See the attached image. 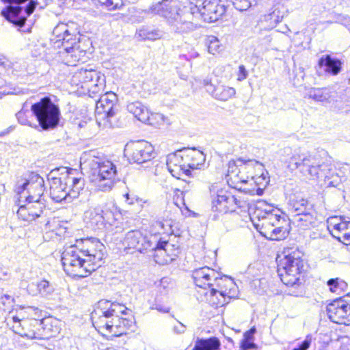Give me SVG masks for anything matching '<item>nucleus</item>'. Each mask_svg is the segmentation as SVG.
Instances as JSON below:
<instances>
[{
  "mask_svg": "<svg viewBox=\"0 0 350 350\" xmlns=\"http://www.w3.org/2000/svg\"><path fill=\"white\" fill-rule=\"evenodd\" d=\"M105 256V245L98 239L87 238L66 247L62 254V262L68 275L84 278L101 266Z\"/></svg>",
  "mask_w": 350,
  "mask_h": 350,
  "instance_id": "1",
  "label": "nucleus"
},
{
  "mask_svg": "<svg viewBox=\"0 0 350 350\" xmlns=\"http://www.w3.org/2000/svg\"><path fill=\"white\" fill-rule=\"evenodd\" d=\"M131 311L123 304L109 300H100L98 308L92 313L93 325L98 332L111 337L120 336L132 326L133 320L124 317Z\"/></svg>",
  "mask_w": 350,
  "mask_h": 350,
  "instance_id": "2",
  "label": "nucleus"
},
{
  "mask_svg": "<svg viewBox=\"0 0 350 350\" xmlns=\"http://www.w3.org/2000/svg\"><path fill=\"white\" fill-rule=\"evenodd\" d=\"M250 219L261 234L271 240H282L288 234V222L282 213L264 200L250 208Z\"/></svg>",
  "mask_w": 350,
  "mask_h": 350,
  "instance_id": "3",
  "label": "nucleus"
},
{
  "mask_svg": "<svg viewBox=\"0 0 350 350\" xmlns=\"http://www.w3.org/2000/svg\"><path fill=\"white\" fill-rule=\"evenodd\" d=\"M81 169H89L91 183L102 191H110L117 179L116 166L109 160L95 156V152H84L80 158Z\"/></svg>",
  "mask_w": 350,
  "mask_h": 350,
  "instance_id": "4",
  "label": "nucleus"
},
{
  "mask_svg": "<svg viewBox=\"0 0 350 350\" xmlns=\"http://www.w3.org/2000/svg\"><path fill=\"white\" fill-rule=\"evenodd\" d=\"M59 177L53 176L55 172L50 174V196L56 202L70 203L79 196L84 186V180L75 176V171L66 167L61 169Z\"/></svg>",
  "mask_w": 350,
  "mask_h": 350,
  "instance_id": "5",
  "label": "nucleus"
},
{
  "mask_svg": "<svg viewBox=\"0 0 350 350\" xmlns=\"http://www.w3.org/2000/svg\"><path fill=\"white\" fill-rule=\"evenodd\" d=\"M304 254L297 248H285L277 257L278 273L286 286H300L305 282Z\"/></svg>",
  "mask_w": 350,
  "mask_h": 350,
  "instance_id": "6",
  "label": "nucleus"
},
{
  "mask_svg": "<svg viewBox=\"0 0 350 350\" xmlns=\"http://www.w3.org/2000/svg\"><path fill=\"white\" fill-rule=\"evenodd\" d=\"M151 12L159 14L167 18L172 29L178 33H188L197 28L193 22L194 14L187 8L183 9L177 5H168L167 1H161L152 5Z\"/></svg>",
  "mask_w": 350,
  "mask_h": 350,
  "instance_id": "7",
  "label": "nucleus"
},
{
  "mask_svg": "<svg viewBox=\"0 0 350 350\" xmlns=\"http://www.w3.org/2000/svg\"><path fill=\"white\" fill-rule=\"evenodd\" d=\"M31 109L44 130L56 127L59 122L60 110L50 98L44 97L31 105Z\"/></svg>",
  "mask_w": 350,
  "mask_h": 350,
  "instance_id": "8",
  "label": "nucleus"
},
{
  "mask_svg": "<svg viewBox=\"0 0 350 350\" xmlns=\"http://www.w3.org/2000/svg\"><path fill=\"white\" fill-rule=\"evenodd\" d=\"M71 83L75 85H84L93 94L98 93L105 87V76L92 69L81 68L74 73L71 79Z\"/></svg>",
  "mask_w": 350,
  "mask_h": 350,
  "instance_id": "9",
  "label": "nucleus"
},
{
  "mask_svg": "<svg viewBox=\"0 0 350 350\" xmlns=\"http://www.w3.org/2000/svg\"><path fill=\"white\" fill-rule=\"evenodd\" d=\"M44 179L37 174H31L29 179L23 183L18 181L15 191L20 195L21 198L26 200L42 201L41 197L44 193Z\"/></svg>",
  "mask_w": 350,
  "mask_h": 350,
  "instance_id": "10",
  "label": "nucleus"
},
{
  "mask_svg": "<svg viewBox=\"0 0 350 350\" xmlns=\"http://www.w3.org/2000/svg\"><path fill=\"white\" fill-rule=\"evenodd\" d=\"M224 281L219 287L211 286L209 291L205 293L208 303L215 308L228 304L235 295L236 287L233 281L227 278Z\"/></svg>",
  "mask_w": 350,
  "mask_h": 350,
  "instance_id": "11",
  "label": "nucleus"
},
{
  "mask_svg": "<svg viewBox=\"0 0 350 350\" xmlns=\"http://www.w3.org/2000/svg\"><path fill=\"white\" fill-rule=\"evenodd\" d=\"M87 223L97 229H109L116 225L115 213L109 208L97 206L85 212Z\"/></svg>",
  "mask_w": 350,
  "mask_h": 350,
  "instance_id": "12",
  "label": "nucleus"
},
{
  "mask_svg": "<svg viewBox=\"0 0 350 350\" xmlns=\"http://www.w3.org/2000/svg\"><path fill=\"white\" fill-rule=\"evenodd\" d=\"M124 154L134 163L141 164L151 161L156 153L153 146L146 141L131 142L126 144Z\"/></svg>",
  "mask_w": 350,
  "mask_h": 350,
  "instance_id": "13",
  "label": "nucleus"
},
{
  "mask_svg": "<svg viewBox=\"0 0 350 350\" xmlns=\"http://www.w3.org/2000/svg\"><path fill=\"white\" fill-rule=\"evenodd\" d=\"M329 319L335 323L350 324V293L327 306Z\"/></svg>",
  "mask_w": 350,
  "mask_h": 350,
  "instance_id": "14",
  "label": "nucleus"
},
{
  "mask_svg": "<svg viewBox=\"0 0 350 350\" xmlns=\"http://www.w3.org/2000/svg\"><path fill=\"white\" fill-rule=\"evenodd\" d=\"M118 102L117 95L109 92L100 96L96 104V120L100 124V120H106L103 124L111 125V118L116 114V106Z\"/></svg>",
  "mask_w": 350,
  "mask_h": 350,
  "instance_id": "15",
  "label": "nucleus"
},
{
  "mask_svg": "<svg viewBox=\"0 0 350 350\" xmlns=\"http://www.w3.org/2000/svg\"><path fill=\"white\" fill-rule=\"evenodd\" d=\"M327 224L333 237L346 245H350V220L342 216H334L327 219Z\"/></svg>",
  "mask_w": 350,
  "mask_h": 350,
  "instance_id": "16",
  "label": "nucleus"
},
{
  "mask_svg": "<svg viewBox=\"0 0 350 350\" xmlns=\"http://www.w3.org/2000/svg\"><path fill=\"white\" fill-rule=\"evenodd\" d=\"M218 273L208 267H201L193 271L192 278L195 284L200 287L206 289L208 286L219 287L221 282H224L223 278H219Z\"/></svg>",
  "mask_w": 350,
  "mask_h": 350,
  "instance_id": "17",
  "label": "nucleus"
},
{
  "mask_svg": "<svg viewBox=\"0 0 350 350\" xmlns=\"http://www.w3.org/2000/svg\"><path fill=\"white\" fill-rule=\"evenodd\" d=\"M125 249H135L140 253L146 252L152 247L150 238L143 234L140 230L129 231L122 241Z\"/></svg>",
  "mask_w": 350,
  "mask_h": 350,
  "instance_id": "18",
  "label": "nucleus"
},
{
  "mask_svg": "<svg viewBox=\"0 0 350 350\" xmlns=\"http://www.w3.org/2000/svg\"><path fill=\"white\" fill-rule=\"evenodd\" d=\"M212 210L221 214L234 212L238 205V201L234 196L226 194L223 190L213 193L211 195Z\"/></svg>",
  "mask_w": 350,
  "mask_h": 350,
  "instance_id": "19",
  "label": "nucleus"
},
{
  "mask_svg": "<svg viewBox=\"0 0 350 350\" xmlns=\"http://www.w3.org/2000/svg\"><path fill=\"white\" fill-rule=\"evenodd\" d=\"M27 203L21 205L17 211L18 217L24 221H32L36 218L43 217L42 213L45 208V205L42 201L38 200H26Z\"/></svg>",
  "mask_w": 350,
  "mask_h": 350,
  "instance_id": "20",
  "label": "nucleus"
},
{
  "mask_svg": "<svg viewBox=\"0 0 350 350\" xmlns=\"http://www.w3.org/2000/svg\"><path fill=\"white\" fill-rule=\"evenodd\" d=\"M203 3L198 14L206 22L217 21L226 12L224 5L220 4L219 0H205Z\"/></svg>",
  "mask_w": 350,
  "mask_h": 350,
  "instance_id": "21",
  "label": "nucleus"
},
{
  "mask_svg": "<svg viewBox=\"0 0 350 350\" xmlns=\"http://www.w3.org/2000/svg\"><path fill=\"white\" fill-rule=\"evenodd\" d=\"M167 168L175 178L180 179L183 175H191V170L183 157L178 153L169 154L166 163Z\"/></svg>",
  "mask_w": 350,
  "mask_h": 350,
  "instance_id": "22",
  "label": "nucleus"
},
{
  "mask_svg": "<svg viewBox=\"0 0 350 350\" xmlns=\"http://www.w3.org/2000/svg\"><path fill=\"white\" fill-rule=\"evenodd\" d=\"M172 246L168 241L154 240L149 250H154V258L157 263L164 265L170 262L174 259L173 256H176V254H169Z\"/></svg>",
  "mask_w": 350,
  "mask_h": 350,
  "instance_id": "23",
  "label": "nucleus"
},
{
  "mask_svg": "<svg viewBox=\"0 0 350 350\" xmlns=\"http://www.w3.org/2000/svg\"><path fill=\"white\" fill-rule=\"evenodd\" d=\"M203 85L208 92H209L215 98L219 100H228L233 97L236 94V91L234 88L221 83L214 85L208 79H204Z\"/></svg>",
  "mask_w": 350,
  "mask_h": 350,
  "instance_id": "24",
  "label": "nucleus"
},
{
  "mask_svg": "<svg viewBox=\"0 0 350 350\" xmlns=\"http://www.w3.org/2000/svg\"><path fill=\"white\" fill-rule=\"evenodd\" d=\"M127 111L132 113L137 120L141 122H148V124H152V119L154 116L157 117L161 120H163L162 114H151L149 115V111L147 108L139 101L131 102L127 104Z\"/></svg>",
  "mask_w": 350,
  "mask_h": 350,
  "instance_id": "25",
  "label": "nucleus"
},
{
  "mask_svg": "<svg viewBox=\"0 0 350 350\" xmlns=\"http://www.w3.org/2000/svg\"><path fill=\"white\" fill-rule=\"evenodd\" d=\"M54 286L49 281L42 280L37 282H32L28 284L27 291L32 296H40L49 297L54 292Z\"/></svg>",
  "mask_w": 350,
  "mask_h": 350,
  "instance_id": "26",
  "label": "nucleus"
},
{
  "mask_svg": "<svg viewBox=\"0 0 350 350\" xmlns=\"http://www.w3.org/2000/svg\"><path fill=\"white\" fill-rule=\"evenodd\" d=\"M256 165H262V164L254 159H244L239 158L236 160L229 161L228 172L229 174H234L237 177H239V174L241 170H250Z\"/></svg>",
  "mask_w": 350,
  "mask_h": 350,
  "instance_id": "27",
  "label": "nucleus"
},
{
  "mask_svg": "<svg viewBox=\"0 0 350 350\" xmlns=\"http://www.w3.org/2000/svg\"><path fill=\"white\" fill-rule=\"evenodd\" d=\"M286 14V9L283 5H275L271 8L269 14L264 16L263 21L267 23L269 28H273L278 23L282 21Z\"/></svg>",
  "mask_w": 350,
  "mask_h": 350,
  "instance_id": "28",
  "label": "nucleus"
},
{
  "mask_svg": "<svg viewBox=\"0 0 350 350\" xmlns=\"http://www.w3.org/2000/svg\"><path fill=\"white\" fill-rule=\"evenodd\" d=\"M308 96L316 101L331 103L336 97V92L330 88H311Z\"/></svg>",
  "mask_w": 350,
  "mask_h": 350,
  "instance_id": "29",
  "label": "nucleus"
},
{
  "mask_svg": "<svg viewBox=\"0 0 350 350\" xmlns=\"http://www.w3.org/2000/svg\"><path fill=\"white\" fill-rule=\"evenodd\" d=\"M319 66L323 68L324 71L332 75H338L341 69V62L337 59L331 57L330 55H323L319 60Z\"/></svg>",
  "mask_w": 350,
  "mask_h": 350,
  "instance_id": "30",
  "label": "nucleus"
},
{
  "mask_svg": "<svg viewBox=\"0 0 350 350\" xmlns=\"http://www.w3.org/2000/svg\"><path fill=\"white\" fill-rule=\"evenodd\" d=\"M221 342L217 337L197 338L192 350H220Z\"/></svg>",
  "mask_w": 350,
  "mask_h": 350,
  "instance_id": "31",
  "label": "nucleus"
},
{
  "mask_svg": "<svg viewBox=\"0 0 350 350\" xmlns=\"http://www.w3.org/2000/svg\"><path fill=\"white\" fill-rule=\"evenodd\" d=\"M325 164L321 159L316 156L311 157L308 159V174H309L312 180H322L321 176L322 165Z\"/></svg>",
  "mask_w": 350,
  "mask_h": 350,
  "instance_id": "32",
  "label": "nucleus"
},
{
  "mask_svg": "<svg viewBox=\"0 0 350 350\" xmlns=\"http://www.w3.org/2000/svg\"><path fill=\"white\" fill-rule=\"evenodd\" d=\"M186 159H191L187 167L191 170L200 169L205 162V155L202 151L191 149L185 154Z\"/></svg>",
  "mask_w": 350,
  "mask_h": 350,
  "instance_id": "33",
  "label": "nucleus"
},
{
  "mask_svg": "<svg viewBox=\"0 0 350 350\" xmlns=\"http://www.w3.org/2000/svg\"><path fill=\"white\" fill-rule=\"evenodd\" d=\"M79 41L80 36L79 33H77L76 30L71 31V30L68 29V33H66L64 36L61 38L59 43L62 44L66 52H70V49L77 46Z\"/></svg>",
  "mask_w": 350,
  "mask_h": 350,
  "instance_id": "34",
  "label": "nucleus"
},
{
  "mask_svg": "<svg viewBox=\"0 0 350 350\" xmlns=\"http://www.w3.org/2000/svg\"><path fill=\"white\" fill-rule=\"evenodd\" d=\"M163 33L159 29L142 27L137 31V36L142 40H155L162 38Z\"/></svg>",
  "mask_w": 350,
  "mask_h": 350,
  "instance_id": "35",
  "label": "nucleus"
},
{
  "mask_svg": "<svg viewBox=\"0 0 350 350\" xmlns=\"http://www.w3.org/2000/svg\"><path fill=\"white\" fill-rule=\"evenodd\" d=\"M293 207L295 211L297 212V215H306V201L304 199V194L302 193H297L295 194V198H293Z\"/></svg>",
  "mask_w": 350,
  "mask_h": 350,
  "instance_id": "36",
  "label": "nucleus"
},
{
  "mask_svg": "<svg viewBox=\"0 0 350 350\" xmlns=\"http://www.w3.org/2000/svg\"><path fill=\"white\" fill-rule=\"evenodd\" d=\"M205 0H178L182 3L183 9L187 8L193 14H198L199 10L204 5Z\"/></svg>",
  "mask_w": 350,
  "mask_h": 350,
  "instance_id": "37",
  "label": "nucleus"
},
{
  "mask_svg": "<svg viewBox=\"0 0 350 350\" xmlns=\"http://www.w3.org/2000/svg\"><path fill=\"white\" fill-rule=\"evenodd\" d=\"M327 286L331 292L340 294L347 288V284L342 280L335 278L329 280L327 281Z\"/></svg>",
  "mask_w": 350,
  "mask_h": 350,
  "instance_id": "38",
  "label": "nucleus"
},
{
  "mask_svg": "<svg viewBox=\"0 0 350 350\" xmlns=\"http://www.w3.org/2000/svg\"><path fill=\"white\" fill-rule=\"evenodd\" d=\"M68 25L66 23H59L53 29V35L55 37L53 40L55 43L59 42L61 38L68 33Z\"/></svg>",
  "mask_w": 350,
  "mask_h": 350,
  "instance_id": "39",
  "label": "nucleus"
},
{
  "mask_svg": "<svg viewBox=\"0 0 350 350\" xmlns=\"http://www.w3.org/2000/svg\"><path fill=\"white\" fill-rule=\"evenodd\" d=\"M328 173H331L332 176H329V175L326 174L324 182L329 187H338L342 182L341 177L336 173V172H334L332 169L328 170Z\"/></svg>",
  "mask_w": 350,
  "mask_h": 350,
  "instance_id": "40",
  "label": "nucleus"
},
{
  "mask_svg": "<svg viewBox=\"0 0 350 350\" xmlns=\"http://www.w3.org/2000/svg\"><path fill=\"white\" fill-rule=\"evenodd\" d=\"M257 0H232L234 8L239 11H245L256 3Z\"/></svg>",
  "mask_w": 350,
  "mask_h": 350,
  "instance_id": "41",
  "label": "nucleus"
},
{
  "mask_svg": "<svg viewBox=\"0 0 350 350\" xmlns=\"http://www.w3.org/2000/svg\"><path fill=\"white\" fill-rule=\"evenodd\" d=\"M12 321L14 323L17 324L16 325H13L12 327L15 332L19 333L21 334H24L26 336L31 338H40V336L38 335L35 332H29V333H21L19 332V328L22 325L21 321H22L18 316H12L11 317Z\"/></svg>",
  "mask_w": 350,
  "mask_h": 350,
  "instance_id": "42",
  "label": "nucleus"
},
{
  "mask_svg": "<svg viewBox=\"0 0 350 350\" xmlns=\"http://www.w3.org/2000/svg\"><path fill=\"white\" fill-rule=\"evenodd\" d=\"M84 51H81L79 49V45L74 47L73 49H70V52H67V59L68 62L70 64H75L80 60V54L83 53Z\"/></svg>",
  "mask_w": 350,
  "mask_h": 350,
  "instance_id": "43",
  "label": "nucleus"
},
{
  "mask_svg": "<svg viewBox=\"0 0 350 350\" xmlns=\"http://www.w3.org/2000/svg\"><path fill=\"white\" fill-rule=\"evenodd\" d=\"M220 44L219 40L215 36L208 38V51L210 53L215 55L219 52Z\"/></svg>",
  "mask_w": 350,
  "mask_h": 350,
  "instance_id": "44",
  "label": "nucleus"
},
{
  "mask_svg": "<svg viewBox=\"0 0 350 350\" xmlns=\"http://www.w3.org/2000/svg\"><path fill=\"white\" fill-rule=\"evenodd\" d=\"M305 71L304 68H299L296 70L293 78V84L296 87H301L304 85Z\"/></svg>",
  "mask_w": 350,
  "mask_h": 350,
  "instance_id": "45",
  "label": "nucleus"
},
{
  "mask_svg": "<svg viewBox=\"0 0 350 350\" xmlns=\"http://www.w3.org/2000/svg\"><path fill=\"white\" fill-rule=\"evenodd\" d=\"M27 112H29V111L27 109L25 110L24 107H23V109L16 114V116L21 124L31 126V122L27 119Z\"/></svg>",
  "mask_w": 350,
  "mask_h": 350,
  "instance_id": "46",
  "label": "nucleus"
},
{
  "mask_svg": "<svg viewBox=\"0 0 350 350\" xmlns=\"http://www.w3.org/2000/svg\"><path fill=\"white\" fill-rule=\"evenodd\" d=\"M122 5V0H108L106 8L109 10H114L120 8Z\"/></svg>",
  "mask_w": 350,
  "mask_h": 350,
  "instance_id": "47",
  "label": "nucleus"
},
{
  "mask_svg": "<svg viewBox=\"0 0 350 350\" xmlns=\"http://www.w3.org/2000/svg\"><path fill=\"white\" fill-rule=\"evenodd\" d=\"M323 168H321V176H322V180L325 181V176L326 175V174L327 175H329V176H332V174L331 173H328V170L329 169H332V170H333L334 172H336V167L332 165V164L330 163H325L324 165H322Z\"/></svg>",
  "mask_w": 350,
  "mask_h": 350,
  "instance_id": "48",
  "label": "nucleus"
},
{
  "mask_svg": "<svg viewBox=\"0 0 350 350\" xmlns=\"http://www.w3.org/2000/svg\"><path fill=\"white\" fill-rule=\"evenodd\" d=\"M171 284L170 279L168 278H163L159 282V288L161 293L167 291Z\"/></svg>",
  "mask_w": 350,
  "mask_h": 350,
  "instance_id": "49",
  "label": "nucleus"
},
{
  "mask_svg": "<svg viewBox=\"0 0 350 350\" xmlns=\"http://www.w3.org/2000/svg\"><path fill=\"white\" fill-rule=\"evenodd\" d=\"M11 301H13V299L10 295L3 294L2 292L0 291V309H1L2 306H5L7 304H10Z\"/></svg>",
  "mask_w": 350,
  "mask_h": 350,
  "instance_id": "50",
  "label": "nucleus"
},
{
  "mask_svg": "<svg viewBox=\"0 0 350 350\" xmlns=\"http://www.w3.org/2000/svg\"><path fill=\"white\" fill-rule=\"evenodd\" d=\"M248 72L243 65H241L239 67L238 78L239 81H243L247 77Z\"/></svg>",
  "mask_w": 350,
  "mask_h": 350,
  "instance_id": "51",
  "label": "nucleus"
},
{
  "mask_svg": "<svg viewBox=\"0 0 350 350\" xmlns=\"http://www.w3.org/2000/svg\"><path fill=\"white\" fill-rule=\"evenodd\" d=\"M44 226L42 227V229L46 231H50L53 230V224H55V219H53L52 220H48L46 219H44Z\"/></svg>",
  "mask_w": 350,
  "mask_h": 350,
  "instance_id": "52",
  "label": "nucleus"
},
{
  "mask_svg": "<svg viewBox=\"0 0 350 350\" xmlns=\"http://www.w3.org/2000/svg\"><path fill=\"white\" fill-rule=\"evenodd\" d=\"M174 332L176 334H183L186 330V326L183 323L178 322L177 325L173 327Z\"/></svg>",
  "mask_w": 350,
  "mask_h": 350,
  "instance_id": "53",
  "label": "nucleus"
},
{
  "mask_svg": "<svg viewBox=\"0 0 350 350\" xmlns=\"http://www.w3.org/2000/svg\"><path fill=\"white\" fill-rule=\"evenodd\" d=\"M35 3H33L32 1H30L25 8V12L27 15L29 16L30 14H31L35 9Z\"/></svg>",
  "mask_w": 350,
  "mask_h": 350,
  "instance_id": "54",
  "label": "nucleus"
},
{
  "mask_svg": "<svg viewBox=\"0 0 350 350\" xmlns=\"http://www.w3.org/2000/svg\"><path fill=\"white\" fill-rule=\"evenodd\" d=\"M293 350H306V339L302 342L301 345L299 348H295Z\"/></svg>",
  "mask_w": 350,
  "mask_h": 350,
  "instance_id": "55",
  "label": "nucleus"
},
{
  "mask_svg": "<svg viewBox=\"0 0 350 350\" xmlns=\"http://www.w3.org/2000/svg\"><path fill=\"white\" fill-rule=\"evenodd\" d=\"M125 196L126 198V201H127L128 204H133L134 203V201L133 199L130 200L129 194L127 193V194H126Z\"/></svg>",
  "mask_w": 350,
  "mask_h": 350,
  "instance_id": "56",
  "label": "nucleus"
},
{
  "mask_svg": "<svg viewBox=\"0 0 350 350\" xmlns=\"http://www.w3.org/2000/svg\"><path fill=\"white\" fill-rule=\"evenodd\" d=\"M304 160H305V158H304V159H303L302 162H301V163H299V162L295 161V165H296V167H297V168H298V167H301V166H304Z\"/></svg>",
  "mask_w": 350,
  "mask_h": 350,
  "instance_id": "57",
  "label": "nucleus"
},
{
  "mask_svg": "<svg viewBox=\"0 0 350 350\" xmlns=\"http://www.w3.org/2000/svg\"><path fill=\"white\" fill-rule=\"evenodd\" d=\"M32 322L31 323V325H33V326H36V325H41V323L36 319L31 321Z\"/></svg>",
  "mask_w": 350,
  "mask_h": 350,
  "instance_id": "58",
  "label": "nucleus"
},
{
  "mask_svg": "<svg viewBox=\"0 0 350 350\" xmlns=\"http://www.w3.org/2000/svg\"><path fill=\"white\" fill-rule=\"evenodd\" d=\"M239 180H241V182H242V183H247V179H245L243 176H240Z\"/></svg>",
  "mask_w": 350,
  "mask_h": 350,
  "instance_id": "59",
  "label": "nucleus"
},
{
  "mask_svg": "<svg viewBox=\"0 0 350 350\" xmlns=\"http://www.w3.org/2000/svg\"><path fill=\"white\" fill-rule=\"evenodd\" d=\"M169 310H170V309H169L168 308H165V309L163 310V311L164 312H169Z\"/></svg>",
  "mask_w": 350,
  "mask_h": 350,
  "instance_id": "60",
  "label": "nucleus"
},
{
  "mask_svg": "<svg viewBox=\"0 0 350 350\" xmlns=\"http://www.w3.org/2000/svg\"><path fill=\"white\" fill-rule=\"evenodd\" d=\"M23 324L25 325L27 323V321L26 320H23Z\"/></svg>",
  "mask_w": 350,
  "mask_h": 350,
  "instance_id": "61",
  "label": "nucleus"
},
{
  "mask_svg": "<svg viewBox=\"0 0 350 350\" xmlns=\"http://www.w3.org/2000/svg\"><path fill=\"white\" fill-rule=\"evenodd\" d=\"M309 346H310V343H309V341L308 340V345H307L308 348L309 347Z\"/></svg>",
  "mask_w": 350,
  "mask_h": 350,
  "instance_id": "62",
  "label": "nucleus"
},
{
  "mask_svg": "<svg viewBox=\"0 0 350 350\" xmlns=\"http://www.w3.org/2000/svg\"><path fill=\"white\" fill-rule=\"evenodd\" d=\"M163 1H167V0H163Z\"/></svg>",
  "mask_w": 350,
  "mask_h": 350,
  "instance_id": "63",
  "label": "nucleus"
}]
</instances>
